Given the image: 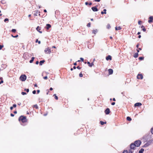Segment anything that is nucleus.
<instances>
[{
  "mask_svg": "<svg viewBox=\"0 0 153 153\" xmlns=\"http://www.w3.org/2000/svg\"><path fill=\"white\" fill-rule=\"evenodd\" d=\"M43 78L45 79H48V77L47 76H45L43 77Z\"/></svg>",
  "mask_w": 153,
  "mask_h": 153,
  "instance_id": "c03bdc74",
  "label": "nucleus"
},
{
  "mask_svg": "<svg viewBox=\"0 0 153 153\" xmlns=\"http://www.w3.org/2000/svg\"><path fill=\"white\" fill-rule=\"evenodd\" d=\"M3 82V80H1V81H0V84H1V83H2Z\"/></svg>",
  "mask_w": 153,
  "mask_h": 153,
  "instance_id": "3c124183",
  "label": "nucleus"
},
{
  "mask_svg": "<svg viewBox=\"0 0 153 153\" xmlns=\"http://www.w3.org/2000/svg\"><path fill=\"white\" fill-rule=\"evenodd\" d=\"M152 141H148L147 143H148L149 144L151 143Z\"/></svg>",
  "mask_w": 153,
  "mask_h": 153,
  "instance_id": "09e8293b",
  "label": "nucleus"
},
{
  "mask_svg": "<svg viewBox=\"0 0 153 153\" xmlns=\"http://www.w3.org/2000/svg\"><path fill=\"white\" fill-rule=\"evenodd\" d=\"M53 90V88H52L51 87V88H50V91H52V90Z\"/></svg>",
  "mask_w": 153,
  "mask_h": 153,
  "instance_id": "680f3d73",
  "label": "nucleus"
},
{
  "mask_svg": "<svg viewBox=\"0 0 153 153\" xmlns=\"http://www.w3.org/2000/svg\"><path fill=\"white\" fill-rule=\"evenodd\" d=\"M151 133L153 134V127L151 128Z\"/></svg>",
  "mask_w": 153,
  "mask_h": 153,
  "instance_id": "a19ab883",
  "label": "nucleus"
},
{
  "mask_svg": "<svg viewBox=\"0 0 153 153\" xmlns=\"http://www.w3.org/2000/svg\"><path fill=\"white\" fill-rule=\"evenodd\" d=\"M144 151V149L142 148L139 151V153H143Z\"/></svg>",
  "mask_w": 153,
  "mask_h": 153,
  "instance_id": "412c9836",
  "label": "nucleus"
},
{
  "mask_svg": "<svg viewBox=\"0 0 153 153\" xmlns=\"http://www.w3.org/2000/svg\"><path fill=\"white\" fill-rule=\"evenodd\" d=\"M16 31V30L15 29H12L11 30V31L13 33H15Z\"/></svg>",
  "mask_w": 153,
  "mask_h": 153,
  "instance_id": "2f4dec72",
  "label": "nucleus"
},
{
  "mask_svg": "<svg viewBox=\"0 0 153 153\" xmlns=\"http://www.w3.org/2000/svg\"><path fill=\"white\" fill-rule=\"evenodd\" d=\"M104 112L106 114H108L110 113V109L107 108L105 110Z\"/></svg>",
  "mask_w": 153,
  "mask_h": 153,
  "instance_id": "423d86ee",
  "label": "nucleus"
},
{
  "mask_svg": "<svg viewBox=\"0 0 153 153\" xmlns=\"http://www.w3.org/2000/svg\"><path fill=\"white\" fill-rule=\"evenodd\" d=\"M149 145V143H146L144 145L143 147H146L148 146Z\"/></svg>",
  "mask_w": 153,
  "mask_h": 153,
  "instance_id": "aec40b11",
  "label": "nucleus"
},
{
  "mask_svg": "<svg viewBox=\"0 0 153 153\" xmlns=\"http://www.w3.org/2000/svg\"><path fill=\"white\" fill-rule=\"evenodd\" d=\"M132 149H130L128 150V153H133V151L132 150Z\"/></svg>",
  "mask_w": 153,
  "mask_h": 153,
  "instance_id": "bb28decb",
  "label": "nucleus"
},
{
  "mask_svg": "<svg viewBox=\"0 0 153 153\" xmlns=\"http://www.w3.org/2000/svg\"><path fill=\"white\" fill-rule=\"evenodd\" d=\"M79 76L80 77H82L83 76V74H82V73H80L79 74Z\"/></svg>",
  "mask_w": 153,
  "mask_h": 153,
  "instance_id": "72a5a7b5",
  "label": "nucleus"
},
{
  "mask_svg": "<svg viewBox=\"0 0 153 153\" xmlns=\"http://www.w3.org/2000/svg\"><path fill=\"white\" fill-rule=\"evenodd\" d=\"M108 73L109 74H111L113 73V70L112 69H109L108 70Z\"/></svg>",
  "mask_w": 153,
  "mask_h": 153,
  "instance_id": "4468645a",
  "label": "nucleus"
},
{
  "mask_svg": "<svg viewBox=\"0 0 153 153\" xmlns=\"http://www.w3.org/2000/svg\"><path fill=\"white\" fill-rule=\"evenodd\" d=\"M142 105L141 103L140 102H137L134 104L135 107L140 106Z\"/></svg>",
  "mask_w": 153,
  "mask_h": 153,
  "instance_id": "ddd939ff",
  "label": "nucleus"
},
{
  "mask_svg": "<svg viewBox=\"0 0 153 153\" xmlns=\"http://www.w3.org/2000/svg\"><path fill=\"white\" fill-rule=\"evenodd\" d=\"M106 59L107 60H111L112 59L111 56L110 55H108L106 57Z\"/></svg>",
  "mask_w": 153,
  "mask_h": 153,
  "instance_id": "9d476101",
  "label": "nucleus"
},
{
  "mask_svg": "<svg viewBox=\"0 0 153 153\" xmlns=\"http://www.w3.org/2000/svg\"><path fill=\"white\" fill-rule=\"evenodd\" d=\"M94 1H95L98 2H99L100 1V0H94Z\"/></svg>",
  "mask_w": 153,
  "mask_h": 153,
  "instance_id": "13d9d810",
  "label": "nucleus"
},
{
  "mask_svg": "<svg viewBox=\"0 0 153 153\" xmlns=\"http://www.w3.org/2000/svg\"><path fill=\"white\" fill-rule=\"evenodd\" d=\"M76 68H77L78 69H81V68L79 66H77V67H76Z\"/></svg>",
  "mask_w": 153,
  "mask_h": 153,
  "instance_id": "8fccbe9b",
  "label": "nucleus"
},
{
  "mask_svg": "<svg viewBox=\"0 0 153 153\" xmlns=\"http://www.w3.org/2000/svg\"><path fill=\"white\" fill-rule=\"evenodd\" d=\"M139 59L140 60H142L144 59V57H140L139 58Z\"/></svg>",
  "mask_w": 153,
  "mask_h": 153,
  "instance_id": "c85d7f7f",
  "label": "nucleus"
},
{
  "mask_svg": "<svg viewBox=\"0 0 153 153\" xmlns=\"http://www.w3.org/2000/svg\"><path fill=\"white\" fill-rule=\"evenodd\" d=\"M123 153H128V151L127 150H124Z\"/></svg>",
  "mask_w": 153,
  "mask_h": 153,
  "instance_id": "ea45409f",
  "label": "nucleus"
},
{
  "mask_svg": "<svg viewBox=\"0 0 153 153\" xmlns=\"http://www.w3.org/2000/svg\"><path fill=\"white\" fill-rule=\"evenodd\" d=\"M21 94L22 95H26L27 94L25 92H22L21 93Z\"/></svg>",
  "mask_w": 153,
  "mask_h": 153,
  "instance_id": "c9c22d12",
  "label": "nucleus"
},
{
  "mask_svg": "<svg viewBox=\"0 0 153 153\" xmlns=\"http://www.w3.org/2000/svg\"><path fill=\"white\" fill-rule=\"evenodd\" d=\"M13 106L10 107V108L11 110H12L13 109Z\"/></svg>",
  "mask_w": 153,
  "mask_h": 153,
  "instance_id": "4d7b16f0",
  "label": "nucleus"
},
{
  "mask_svg": "<svg viewBox=\"0 0 153 153\" xmlns=\"http://www.w3.org/2000/svg\"><path fill=\"white\" fill-rule=\"evenodd\" d=\"M53 96H54V98L56 100H57L58 99V97L56 94H54Z\"/></svg>",
  "mask_w": 153,
  "mask_h": 153,
  "instance_id": "cd10ccee",
  "label": "nucleus"
},
{
  "mask_svg": "<svg viewBox=\"0 0 153 153\" xmlns=\"http://www.w3.org/2000/svg\"><path fill=\"white\" fill-rule=\"evenodd\" d=\"M87 63L88 65V66L90 67H91L93 65H94L93 62H92L91 63L89 62H88Z\"/></svg>",
  "mask_w": 153,
  "mask_h": 153,
  "instance_id": "2eb2a0df",
  "label": "nucleus"
},
{
  "mask_svg": "<svg viewBox=\"0 0 153 153\" xmlns=\"http://www.w3.org/2000/svg\"><path fill=\"white\" fill-rule=\"evenodd\" d=\"M24 91H26V92L28 93L29 92V89L27 88V89H24Z\"/></svg>",
  "mask_w": 153,
  "mask_h": 153,
  "instance_id": "f704fd0d",
  "label": "nucleus"
},
{
  "mask_svg": "<svg viewBox=\"0 0 153 153\" xmlns=\"http://www.w3.org/2000/svg\"><path fill=\"white\" fill-rule=\"evenodd\" d=\"M0 79H1V80H3V78L2 77H0Z\"/></svg>",
  "mask_w": 153,
  "mask_h": 153,
  "instance_id": "338daca9",
  "label": "nucleus"
},
{
  "mask_svg": "<svg viewBox=\"0 0 153 153\" xmlns=\"http://www.w3.org/2000/svg\"><path fill=\"white\" fill-rule=\"evenodd\" d=\"M36 42H38L39 44H40V43H41V42L40 41H38V40L37 39L36 41Z\"/></svg>",
  "mask_w": 153,
  "mask_h": 153,
  "instance_id": "e433bc0d",
  "label": "nucleus"
},
{
  "mask_svg": "<svg viewBox=\"0 0 153 153\" xmlns=\"http://www.w3.org/2000/svg\"><path fill=\"white\" fill-rule=\"evenodd\" d=\"M138 55V53H135L134 55V57L135 58H137Z\"/></svg>",
  "mask_w": 153,
  "mask_h": 153,
  "instance_id": "a211bd4d",
  "label": "nucleus"
},
{
  "mask_svg": "<svg viewBox=\"0 0 153 153\" xmlns=\"http://www.w3.org/2000/svg\"><path fill=\"white\" fill-rule=\"evenodd\" d=\"M39 61H37L36 62V64L37 65L38 64V63H39Z\"/></svg>",
  "mask_w": 153,
  "mask_h": 153,
  "instance_id": "052dcab7",
  "label": "nucleus"
},
{
  "mask_svg": "<svg viewBox=\"0 0 153 153\" xmlns=\"http://www.w3.org/2000/svg\"><path fill=\"white\" fill-rule=\"evenodd\" d=\"M103 11H102L101 12V14H106V9H104L103 10Z\"/></svg>",
  "mask_w": 153,
  "mask_h": 153,
  "instance_id": "f3484780",
  "label": "nucleus"
},
{
  "mask_svg": "<svg viewBox=\"0 0 153 153\" xmlns=\"http://www.w3.org/2000/svg\"><path fill=\"white\" fill-rule=\"evenodd\" d=\"M149 20H148V22L151 23L153 22V16H151L149 18Z\"/></svg>",
  "mask_w": 153,
  "mask_h": 153,
  "instance_id": "6e6552de",
  "label": "nucleus"
},
{
  "mask_svg": "<svg viewBox=\"0 0 153 153\" xmlns=\"http://www.w3.org/2000/svg\"><path fill=\"white\" fill-rule=\"evenodd\" d=\"M9 21V19L7 18H6L4 19V22H8Z\"/></svg>",
  "mask_w": 153,
  "mask_h": 153,
  "instance_id": "4c0bfd02",
  "label": "nucleus"
},
{
  "mask_svg": "<svg viewBox=\"0 0 153 153\" xmlns=\"http://www.w3.org/2000/svg\"><path fill=\"white\" fill-rule=\"evenodd\" d=\"M126 120L128 121H131V119L129 117H127L126 118Z\"/></svg>",
  "mask_w": 153,
  "mask_h": 153,
  "instance_id": "b1692460",
  "label": "nucleus"
},
{
  "mask_svg": "<svg viewBox=\"0 0 153 153\" xmlns=\"http://www.w3.org/2000/svg\"><path fill=\"white\" fill-rule=\"evenodd\" d=\"M98 30L97 29L94 30H93V33L96 34Z\"/></svg>",
  "mask_w": 153,
  "mask_h": 153,
  "instance_id": "5701e85b",
  "label": "nucleus"
},
{
  "mask_svg": "<svg viewBox=\"0 0 153 153\" xmlns=\"http://www.w3.org/2000/svg\"><path fill=\"white\" fill-rule=\"evenodd\" d=\"M74 65H76L77 64H76V62H75L74 63Z\"/></svg>",
  "mask_w": 153,
  "mask_h": 153,
  "instance_id": "0e129e2a",
  "label": "nucleus"
},
{
  "mask_svg": "<svg viewBox=\"0 0 153 153\" xmlns=\"http://www.w3.org/2000/svg\"><path fill=\"white\" fill-rule=\"evenodd\" d=\"M85 4L86 5H88V2H86L85 3Z\"/></svg>",
  "mask_w": 153,
  "mask_h": 153,
  "instance_id": "bf43d9fd",
  "label": "nucleus"
},
{
  "mask_svg": "<svg viewBox=\"0 0 153 153\" xmlns=\"http://www.w3.org/2000/svg\"><path fill=\"white\" fill-rule=\"evenodd\" d=\"M136 146V145L135 144H134V143H132L130 145V149H131L132 150H134L135 149V147Z\"/></svg>",
  "mask_w": 153,
  "mask_h": 153,
  "instance_id": "39448f33",
  "label": "nucleus"
},
{
  "mask_svg": "<svg viewBox=\"0 0 153 153\" xmlns=\"http://www.w3.org/2000/svg\"><path fill=\"white\" fill-rule=\"evenodd\" d=\"M40 91L39 90H37V93L39 94V93Z\"/></svg>",
  "mask_w": 153,
  "mask_h": 153,
  "instance_id": "603ef678",
  "label": "nucleus"
},
{
  "mask_svg": "<svg viewBox=\"0 0 153 153\" xmlns=\"http://www.w3.org/2000/svg\"><path fill=\"white\" fill-rule=\"evenodd\" d=\"M141 142L140 140H136L134 142V144L137 147H139L141 144Z\"/></svg>",
  "mask_w": 153,
  "mask_h": 153,
  "instance_id": "7ed1b4c3",
  "label": "nucleus"
},
{
  "mask_svg": "<svg viewBox=\"0 0 153 153\" xmlns=\"http://www.w3.org/2000/svg\"><path fill=\"white\" fill-rule=\"evenodd\" d=\"M107 28H110V25H109V24H108L107 25Z\"/></svg>",
  "mask_w": 153,
  "mask_h": 153,
  "instance_id": "49530a36",
  "label": "nucleus"
},
{
  "mask_svg": "<svg viewBox=\"0 0 153 153\" xmlns=\"http://www.w3.org/2000/svg\"><path fill=\"white\" fill-rule=\"evenodd\" d=\"M44 12H47V10H46V9H45L44 10Z\"/></svg>",
  "mask_w": 153,
  "mask_h": 153,
  "instance_id": "e2e57ef3",
  "label": "nucleus"
},
{
  "mask_svg": "<svg viewBox=\"0 0 153 153\" xmlns=\"http://www.w3.org/2000/svg\"><path fill=\"white\" fill-rule=\"evenodd\" d=\"M80 59L82 61H83L84 59L83 58L81 57L80 58Z\"/></svg>",
  "mask_w": 153,
  "mask_h": 153,
  "instance_id": "864d4df0",
  "label": "nucleus"
},
{
  "mask_svg": "<svg viewBox=\"0 0 153 153\" xmlns=\"http://www.w3.org/2000/svg\"><path fill=\"white\" fill-rule=\"evenodd\" d=\"M141 28H142V30L144 32H145L146 30L144 26L143 25L141 27Z\"/></svg>",
  "mask_w": 153,
  "mask_h": 153,
  "instance_id": "6ab92c4d",
  "label": "nucleus"
},
{
  "mask_svg": "<svg viewBox=\"0 0 153 153\" xmlns=\"http://www.w3.org/2000/svg\"><path fill=\"white\" fill-rule=\"evenodd\" d=\"M19 121H21L23 123L26 122L27 121L26 116H21L19 117Z\"/></svg>",
  "mask_w": 153,
  "mask_h": 153,
  "instance_id": "f257e3e1",
  "label": "nucleus"
},
{
  "mask_svg": "<svg viewBox=\"0 0 153 153\" xmlns=\"http://www.w3.org/2000/svg\"><path fill=\"white\" fill-rule=\"evenodd\" d=\"M51 27V25L50 24H47L45 27L47 30L49 29Z\"/></svg>",
  "mask_w": 153,
  "mask_h": 153,
  "instance_id": "f8f14e48",
  "label": "nucleus"
},
{
  "mask_svg": "<svg viewBox=\"0 0 153 153\" xmlns=\"http://www.w3.org/2000/svg\"><path fill=\"white\" fill-rule=\"evenodd\" d=\"M141 22V21H139L138 22V24L139 25H140L141 24V23H140Z\"/></svg>",
  "mask_w": 153,
  "mask_h": 153,
  "instance_id": "5fc2aeb1",
  "label": "nucleus"
},
{
  "mask_svg": "<svg viewBox=\"0 0 153 153\" xmlns=\"http://www.w3.org/2000/svg\"><path fill=\"white\" fill-rule=\"evenodd\" d=\"M26 76L25 74H23L20 76L19 79L22 81H24L26 80Z\"/></svg>",
  "mask_w": 153,
  "mask_h": 153,
  "instance_id": "f03ea898",
  "label": "nucleus"
},
{
  "mask_svg": "<svg viewBox=\"0 0 153 153\" xmlns=\"http://www.w3.org/2000/svg\"><path fill=\"white\" fill-rule=\"evenodd\" d=\"M36 90H33V91H32V93L33 94H36Z\"/></svg>",
  "mask_w": 153,
  "mask_h": 153,
  "instance_id": "37998d69",
  "label": "nucleus"
},
{
  "mask_svg": "<svg viewBox=\"0 0 153 153\" xmlns=\"http://www.w3.org/2000/svg\"><path fill=\"white\" fill-rule=\"evenodd\" d=\"M121 27H116L115 28V30H120L121 29Z\"/></svg>",
  "mask_w": 153,
  "mask_h": 153,
  "instance_id": "4be33fe9",
  "label": "nucleus"
},
{
  "mask_svg": "<svg viewBox=\"0 0 153 153\" xmlns=\"http://www.w3.org/2000/svg\"><path fill=\"white\" fill-rule=\"evenodd\" d=\"M41 27L39 26H37L36 28V30H37L40 33H42V31H40V30H41Z\"/></svg>",
  "mask_w": 153,
  "mask_h": 153,
  "instance_id": "9b49d317",
  "label": "nucleus"
},
{
  "mask_svg": "<svg viewBox=\"0 0 153 153\" xmlns=\"http://www.w3.org/2000/svg\"><path fill=\"white\" fill-rule=\"evenodd\" d=\"M17 113V111H15L14 112V114H16V113Z\"/></svg>",
  "mask_w": 153,
  "mask_h": 153,
  "instance_id": "69168bd1",
  "label": "nucleus"
},
{
  "mask_svg": "<svg viewBox=\"0 0 153 153\" xmlns=\"http://www.w3.org/2000/svg\"><path fill=\"white\" fill-rule=\"evenodd\" d=\"M101 124L102 125H103L104 124H106V122H104L102 121H100V122Z\"/></svg>",
  "mask_w": 153,
  "mask_h": 153,
  "instance_id": "a878e982",
  "label": "nucleus"
},
{
  "mask_svg": "<svg viewBox=\"0 0 153 153\" xmlns=\"http://www.w3.org/2000/svg\"><path fill=\"white\" fill-rule=\"evenodd\" d=\"M16 104H14L13 105V107L14 108L16 107Z\"/></svg>",
  "mask_w": 153,
  "mask_h": 153,
  "instance_id": "a18cd8bd",
  "label": "nucleus"
},
{
  "mask_svg": "<svg viewBox=\"0 0 153 153\" xmlns=\"http://www.w3.org/2000/svg\"><path fill=\"white\" fill-rule=\"evenodd\" d=\"M115 102H112L111 104L112 105H114L115 104Z\"/></svg>",
  "mask_w": 153,
  "mask_h": 153,
  "instance_id": "de8ad7c7",
  "label": "nucleus"
},
{
  "mask_svg": "<svg viewBox=\"0 0 153 153\" xmlns=\"http://www.w3.org/2000/svg\"><path fill=\"white\" fill-rule=\"evenodd\" d=\"M10 115H11V116H12V117H13V116H14V114H12V113H11V114H10Z\"/></svg>",
  "mask_w": 153,
  "mask_h": 153,
  "instance_id": "6e6d98bb",
  "label": "nucleus"
},
{
  "mask_svg": "<svg viewBox=\"0 0 153 153\" xmlns=\"http://www.w3.org/2000/svg\"><path fill=\"white\" fill-rule=\"evenodd\" d=\"M3 47L4 46L3 45H0V50H1Z\"/></svg>",
  "mask_w": 153,
  "mask_h": 153,
  "instance_id": "79ce46f5",
  "label": "nucleus"
},
{
  "mask_svg": "<svg viewBox=\"0 0 153 153\" xmlns=\"http://www.w3.org/2000/svg\"><path fill=\"white\" fill-rule=\"evenodd\" d=\"M38 13V11H37L35 13H34V15L35 16H37Z\"/></svg>",
  "mask_w": 153,
  "mask_h": 153,
  "instance_id": "7c9ffc66",
  "label": "nucleus"
},
{
  "mask_svg": "<svg viewBox=\"0 0 153 153\" xmlns=\"http://www.w3.org/2000/svg\"><path fill=\"white\" fill-rule=\"evenodd\" d=\"M44 52L46 54H50L51 53V50L49 48L45 49Z\"/></svg>",
  "mask_w": 153,
  "mask_h": 153,
  "instance_id": "20e7f679",
  "label": "nucleus"
},
{
  "mask_svg": "<svg viewBox=\"0 0 153 153\" xmlns=\"http://www.w3.org/2000/svg\"><path fill=\"white\" fill-rule=\"evenodd\" d=\"M91 9L94 12H96L98 11V9L96 6L92 7Z\"/></svg>",
  "mask_w": 153,
  "mask_h": 153,
  "instance_id": "1a4fd4ad",
  "label": "nucleus"
},
{
  "mask_svg": "<svg viewBox=\"0 0 153 153\" xmlns=\"http://www.w3.org/2000/svg\"><path fill=\"white\" fill-rule=\"evenodd\" d=\"M87 26L88 27H90L91 26V23L90 22L87 25Z\"/></svg>",
  "mask_w": 153,
  "mask_h": 153,
  "instance_id": "58836bf2",
  "label": "nucleus"
},
{
  "mask_svg": "<svg viewBox=\"0 0 153 153\" xmlns=\"http://www.w3.org/2000/svg\"><path fill=\"white\" fill-rule=\"evenodd\" d=\"M45 62V61L44 60L40 61L39 62V65H42Z\"/></svg>",
  "mask_w": 153,
  "mask_h": 153,
  "instance_id": "dca6fc26",
  "label": "nucleus"
},
{
  "mask_svg": "<svg viewBox=\"0 0 153 153\" xmlns=\"http://www.w3.org/2000/svg\"><path fill=\"white\" fill-rule=\"evenodd\" d=\"M11 36L12 37H13V38H17V37L18 36V35H16V36H13V35L11 34Z\"/></svg>",
  "mask_w": 153,
  "mask_h": 153,
  "instance_id": "c756f323",
  "label": "nucleus"
},
{
  "mask_svg": "<svg viewBox=\"0 0 153 153\" xmlns=\"http://www.w3.org/2000/svg\"><path fill=\"white\" fill-rule=\"evenodd\" d=\"M35 58L34 57H32L31 58V59L30 61L29 62L30 63H32L34 60Z\"/></svg>",
  "mask_w": 153,
  "mask_h": 153,
  "instance_id": "393cba45",
  "label": "nucleus"
},
{
  "mask_svg": "<svg viewBox=\"0 0 153 153\" xmlns=\"http://www.w3.org/2000/svg\"><path fill=\"white\" fill-rule=\"evenodd\" d=\"M33 106H34V107L36 109L38 108V107L36 104L34 105Z\"/></svg>",
  "mask_w": 153,
  "mask_h": 153,
  "instance_id": "473e14b6",
  "label": "nucleus"
},
{
  "mask_svg": "<svg viewBox=\"0 0 153 153\" xmlns=\"http://www.w3.org/2000/svg\"><path fill=\"white\" fill-rule=\"evenodd\" d=\"M143 78V76L142 74H138L137 76V78L139 79H142Z\"/></svg>",
  "mask_w": 153,
  "mask_h": 153,
  "instance_id": "0eeeda50",
  "label": "nucleus"
},
{
  "mask_svg": "<svg viewBox=\"0 0 153 153\" xmlns=\"http://www.w3.org/2000/svg\"><path fill=\"white\" fill-rule=\"evenodd\" d=\"M92 3L91 2H90L89 4V5H92Z\"/></svg>",
  "mask_w": 153,
  "mask_h": 153,
  "instance_id": "774afa93",
  "label": "nucleus"
}]
</instances>
